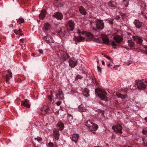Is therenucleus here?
Segmentation results:
<instances>
[{
	"label": "nucleus",
	"mask_w": 147,
	"mask_h": 147,
	"mask_svg": "<svg viewBox=\"0 0 147 147\" xmlns=\"http://www.w3.org/2000/svg\"><path fill=\"white\" fill-rule=\"evenodd\" d=\"M95 92L96 95H98L101 100H107L106 96L107 94L105 91L100 90L99 88H97L95 89Z\"/></svg>",
	"instance_id": "1"
},
{
	"label": "nucleus",
	"mask_w": 147,
	"mask_h": 147,
	"mask_svg": "<svg viewBox=\"0 0 147 147\" xmlns=\"http://www.w3.org/2000/svg\"><path fill=\"white\" fill-rule=\"evenodd\" d=\"M94 23L97 28L93 27L92 29L96 31L97 30V29L102 30L104 27V24L102 20L97 19L95 21Z\"/></svg>",
	"instance_id": "2"
},
{
	"label": "nucleus",
	"mask_w": 147,
	"mask_h": 147,
	"mask_svg": "<svg viewBox=\"0 0 147 147\" xmlns=\"http://www.w3.org/2000/svg\"><path fill=\"white\" fill-rule=\"evenodd\" d=\"M66 26L68 30L72 31L74 30L75 23L72 20H70L67 22Z\"/></svg>",
	"instance_id": "3"
},
{
	"label": "nucleus",
	"mask_w": 147,
	"mask_h": 147,
	"mask_svg": "<svg viewBox=\"0 0 147 147\" xmlns=\"http://www.w3.org/2000/svg\"><path fill=\"white\" fill-rule=\"evenodd\" d=\"M112 128L115 132L119 133L121 134L122 133V127L120 124L112 126Z\"/></svg>",
	"instance_id": "4"
},
{
	"label": "nucleus",
	"mask_w": 147,
	"mask_h": 147,
	"mask_svg": "<svg viewBox=\"0 0 147 147\" xmlns=\"http://www.w3.org/2000/svg\"><path fill=\"white\" fill-rule=\"evenodd\" d=\"M136 84L139 89L144 90L146 88V85L141 81H139L137 82Z\"/></svg>",
	"instance_id": "5"
},
{
	"label": "nucleus",
	"mask_w": 147,
	"mask_h": 147,
	"mask_svg": "<svg viewBox=\"0 0 147 147\" xmlns=\"http://www.w3.org/2000/svg\"><path fill=\"white\" fill-rule=\"evenodd\" d=\"M52 16L53 17L56 18L58 20H61L63 18L62 14L59 12L55 13Z\"/></svg>",
	"instance_id": "6"
},
{
	"label": "nucleus",
	"mask_w": 147,
	"mask_h": 147,
	"mask_svg": "<svg viewBox=\"0 0 147 147\" xmlns=\"http://www.w3.org/2000/svg\"><path fill=\"white\" fill-rule=\"evenodd\" d=\"M136 27L140 29L143 26V23L139 20H135L134 22Z\"/></svg>",
	"instance_id": "7"
},
{
	"label": "nucleus",
	"mask_w": 147,
	"mask_h": 147,
	"mask_svg": "<svg viewBox=\"0 0 147 147\" xmlns=\"http://www.w3.org/2000/svg\"><path fill=\"white\" fill-rule=\"evenodd\" d=\"M113 39L117 43H119L123 40L122 37L119 35H116L113 37Z\"/></svg>",
	"instance_id": "8"
},
{
	"label": "nucleus",
	"mask_w": 147,
	"mask_h": 147,
	"mask_svg": "<svg viewBox=\"0 0 147 147\" xmlns=\"http://www.w3.org/2000/svg\"><path fill=\"white\" fill-rule=\"evenodd\" d=\"M29 100L27 99H24L23 101H21V105L25 107L30 108V105L29 104Z\"/></svg>",
	"instance_id": "9"
},
{
	"label": "nucleus",
	"mask_w": 147,
	"mask_h": 147,
	"mask_svg": "<svg viewBox=\"0 0 147 147\" xmlns=\"http://www.w3.org/2000/svg\"><path fill=\"white\" fill-rule=\"evenodd\" d=\"M133 40L136 42L137 43L139 44L141 43L143 40L142 39L138 36H133Z\"/></svg>",
	"instance_id": "10"
},
{
	"label": "nucleus",
	"mask_w": 147,
	"mask_h": 147,
	"mask_svg": "<svg viewBox=\"0 0 147 147\" xmlns=\"http://www.w3.org/2000/svg\"><path fill=\"white\" fill-rule=\"evenodd\" d=\"M54 135L55 139L58 140L59 138V130L57 129H54L53 130Z\"/></svg>",
	"instance_id": "11"
},
{
	"label": "nucleus",
	"mask_w": 147,
	"mask_h": 147,
	"mask_svg": "<svg viewBox=\"0 0 147 147\" xmlns=\"http://www.w3.org/2000/svg\"><path fill=\"white\" fill-rule=\"evenodd\" d=\"M92 125H91L90 127L89 128V129L90 130L95 131L97 129L98 127V126L97 125L92 123Z\"/></svg>",
	"instance_id": "12"
},
{
	"label": "nucleus",
	"mask_w": 147,
	"mask_h": 147,
	"mask_svg": "<svg viewBox=\"0 0 147 147\" xmlns=\"http://www.w3.org/2000/svg\"><path fill=\"white\" fill-rule=\"evenodd\" d=\"M57 98L62 100L64 98L63 92L62 91H59L58 93L56 95Z\"/></svg>",
	"instance_id": "13"
},
{
	"label": "nucleus",
	"mask_w": 147,
	"mask_h": 147,
	"mask_svg": "<svg viewBox=\"0 0 147 147\" xmlns=\"http://www.w3.org/2000/svg\"><path fill=\"white\" fill-rule=\"evenodd\" d=\"M102 40L103 43H105L107 45H108L109 44V39L107 36L105 35L103 36L102 37Z\"/></svg>",
	"instance_id": "14"
},
{
	"label": "nucleus",
	"mask_w": 147,
	"mask_h": 147,
	"mask_svg": "<svg viewBox=\"0 0 147 147\" xmlns=\"http://www.w3.org/2000/svg\"><path fill=\"white\" fill-rule=\"evenodd\" d=\"M79 137V136L78 134H74L72 136L71 140L75 143H76L78 141Z\"/></svg>",
	"instance_id": "15"
},
{
	"label": "nucleus",
	"mask_w": 147,
	"mask_h": 147,
	"mask_svg": "<svg viewBox=\"0 0 147 147\" xmlns=\"http://www.w3.org/2000/svg\"><path fill=\"white\" fill-rule=\"evenodd\" d=\"M79 11L80 13L82 15H85L87 14L85 9L82 6H80L79 8Z\"/></svg>",
	"instance_id": "16"
},
{
	"label": "nucleus",
	"mask_w": 147,
	"mask_h": 147,
	"mask_svg": "<svg viewBox=\"0 0 147 147\" xmlns=\"http://www.w3.org/2000/svg\"><path fill=\"white\" fill-rule=\"evenodd\" d=\"M46 13V11L45 10H42L39 15V18L41 19H43L45 17Z\"/></svg>",
	"instance_id": "17"
},
{
	"label": "nucleus",
	"mask_w": 147,
	"mask_h": 147,
	"mask_svg": "<svg viewBox=\"0 0 147 147\" xmlns=\"http://www.w3.org/2000/svg\"><path fill=\"white\" fill-rule=\"evenodd\" d=\"M66 33L65 30H60L58 32V33L61 37H64L65 36Z\"/></svg>",
	"instance_id": "18"
},
{
	"label": "nucleus",
	"mask_w": 147,
	"mask_h": 147,
	"mask_svg": "<svg viewBox=\"0 0 147 147\" xmlns=\"http://www.w3.org/2000/svg\"><path fill=\"white\" fill-rule=\"evenodd\" d=\"M69 65L71 67H74L76 65V63L73 60L70 59L69 61Z\"/></svg>",
	"instance_id": "19"
},
{
	"label": "nucleus",
	"mask_w": 147,
	"mask_h": 147,
	"mask_svg": "<svg viewBox=\"0 0 147 147\" xmlns=\"http://www.w3.org/2000/svg\"><path fill=\"white\" fill-rule=\"evenodd\" d=\"M83 93L84 94V96L86 97L89 96V91L86 88H85L84 89Z\"/></svg>",
	"instance_id": "20"
},
{
	"label": "nucleus",
	"mask_w": 147,
	"mask_h": 147,
	"mask_svg": "<svg viewBox=\"0 0 147 147\" xmlns=\"http://www.w3.org/2000/svg\"><path fill=\"white\" fill-rule=\"evenodd\" d=\"M57 127L60 130H62L63 129L64 126V124L61 122H59L57 124Z\"/></svg>",
	"instance_id": "21"
},
{
	"label": "nucleus",
	"mask_w": 147,
	"mask_h": 147,
	"mask_svg": "<svg viewBox=\"0 0 147 147\" xmlns=\"http://www.w3.org/2000/svg\"><path fill=\"white\" fill-rule=\"evenodd\" d=\"M117 96L119 98H121L122 99L125 98L126 96L120 93L117 92L116 93Z\"/></svg>",
	"instance_id": "22"
},
{
	"label": "nucleus",
	"mask_w": 147,
	"mask_h": 147,
	"mask_svg": "<svg viewBox=\"0 0 147 147\" xmlns=\"http://www.w3.org/2000/svg\"><path fill=\"white\" fill-rule=\"evenodd\" d=\"M78 111L80 112H86L87 110L85 108L80 105L78 107Z\"/></svg>",
	"instance_id": "23"
},
{
	"label": "nucleus",
	"mask_w": 147,
	"mask_h": 147,
	"mask_svg": "<svg viewBox=\"0 0 147 147\" xmlns=\"http://www.w3.org/2000/svg\"><path fill=\"white\" fill-rule=\"evenodd\" d=\"M84 39V37L82 36H79L78 37H76L75 38V40L78 42H81V41Z\"/></svg>",
	"instance_id": "24"
},
{
	"label": "nucleus",
	"mask_w": 147,
	"mask_h": 147,
	"mask_svg": "<svg viewBox=\"0 0 147 147\" xmlns=\"http://www.w3.org/2000/svg\"><path fill=\"white\" fill-rule=\"evenodd\" d=\"M115 2L113 1H109L108 3V5L112 7H115Z\"/></svg>",
	"instance_id": "25"
},
{
	"label": "nucleus",
	"mask_w": 147,
	"mask_h": 147,
	"mask_svg": "<svg viewBox=\"0 0 147 147\" xmlns=\"http://www.w3.org/2000/svg\"><path fill=\"white\" fill-rule=\"evenodd\" d=\"M128 43L129 47L131 48H133L134 47V43L132 40H128Z\"/></svg>",
	"instance_id": "26"
},
{
	"label": "nucleus",
	"mask_w": 147,
	"mask_h": 147,
	"mask_svg": "<svg viewBox=\"0 0 147 147\" xmlns=\"http://www.w3.org/2000/svg\"><path fill=\"white\" fill-rule=\"evenodd\" d=\"M50 28V25L48 23H46L45 26L44 30L45 31L48 30Z\"/></svg>",
	"instance_id": "27"
},
{
	"label": "nucleus",
	"mask_w": 147,
	"mask_h": 147,
	"mask_svg": "<svg viewBox=\"0 0 147 147\" xmlns=\"http://www.w3.org/2000/svg\"><path fill=\"white\" fill-rule=\"evenodd\" d=\"M34 139L36 140L39 143L41 144L42 142V139L41 137H37L36 138H35Z\"/></svg>",
	"instance_id": "28"
},
{
	"label": "nucleus",
	"mask_w": 147,
	"mask_h": 147,
	"mask_svg": "<svg viewBox=\"0 0 147 147\" xmlns=\"http://www.w3.org/2000/svg\"><path fill=\"white\" fill-rule=\"evenodd\" d=\"M92 122H91L88 121L85 123V125L88 127L89 129L91 125H92Z\"/></svg>",
	"instance_id": "29"
},
{
	"label": "nucleus",
	"mask_w": 147,
	"mask_h": 147,
	"mask_svg": "<svg viewBox=\"0 0 147 147\" xmlns=\"http://www.w3.org/2000/svg\"><path fill=\"white\" fill-rule=\"evenodd\" d=\"M16 20H17V22L20 24V22L21 23H23L24 22V19L23 18L19 19Z\"/></svg>",
	"instance_id": "30"
},
{
	"label": "nucleus",
	"mask_w": 147,
	"mask_h": 147,
	"mask_svg": "<svg viewBox=\"0 0 147 147\" xmlns=\"http://www.w3.org/2000/svg\"><path fill=\"white\" fill-rule=\"evenodd\" d=\"M142 133L147 136V127L143 129Z\"/></svg>",
	"instance_id": "31"
},
{
	"label": "nucleus",
	"mask_w": 147,
	"mask_h": 147,
	"mask_svg": "<svg viewBox=\"0 0 147 147\" xmlns=\"http://www.w3.org/2000/svg\"><path fill=\"white\" fill-rule=\"evenodd\" d=\"M44 39L46 41V42L47 43H50L49 39L48 37H45L44 38Z\"/></svg>",
	"instance_id": "32"
},
{
	"label": "nucleus",
	"mask_w": 147,
	"mask_h": 147,
	"mask_svg": "<svg viewBox=\"0 0 147 147\" xmlns=\"http://www.w3.org/2000/svg\"><path fill=\"white\" fill-rule=\"evenodd\" d=\"M83 78V77L80 75H77L76 76V80H77L78 79H81Z\"/></svg>",
	"instance_id": "33"
},
{
	"label": "nucleus",
	"mask_w": 147,
	"mask_h": 147,
	"mask_svg": "<svg viewBox=\"0 0 147 147\" xmlns=\"http://www.w3.org/2000/svg\"><path fill=\"white\" fill-rule=\"evenodd\" d=\"M48 145L49 147H55V146L54 145L53 143L51 142H50Z\"/></svg>",
	"instance_id": "34"
},
{
	"label": "nucleus",
	"mask_w": 147,
	"mask_h": 147,
	"mask_svg": "<svg viewBox=\"0 0 147 147\" xmlns=\"http://www.w3.org/2000/svg\"><path fill=\"white\" fill-rule=\"evenodd\" d=\"M10 78H9L8 75H6V79L7 82H9L10 80Z\"/></svg>",
	"instance_id": "35"
},
{
	"label": "nucleus",
	"mask_w": 147,
	"mask_h": 147,
	"mask_svg": "<svg viewBox=\"0 0 147 147\" xmlns=\"http://www.w3.org/2000/svg\"><path fill=\"white\" fill-rule=\"evenodd\" d=\"M7 73L9 74V75H10V77L11 78L12 76V74L11 71L9 69L7 70Z\"/></svg>",
	"instance_id": "36"
},
{
	"label": "nucleus",
	"mask_w": 147,
	"mask_h": 147,
	"mask_svg": "<svg viewBox=\"0 0 147 147\" xmlns=\"http://www.w3.org/2000/svg\"><path fill=\"white\" fill-rule=\"evenodd\" d=\"M49 110V107H47L45 109L42 111V112H44L45 113H47L48 112V111Z\"/></svg>",
	"instance_id": "37"
},
{
	"label": "nucleus",
	"mask_w": 147,
	"mask_h": 147,
	"mask_svg": "<svg viewBox=\"0 0 147 147\" xmlns=\"http://www.w3.org/2000/svg\"><path fill=\"white\" fill-rule=\"evenodd\" d=\"M68 119L69 120H70V121H71L73 119V117L71 115L69 114Z\"/></svg>",
	"instance_id": "38"
},
{
	"label": "nucleus",
	"mask_w": 147,
	"mask_h": 147,
	"mask_svg": "<svg viewBox=\"0 0 147 147\" xmlns=\"http://www.w3.org/2000/svg\"><path fill=\"white\" fill-rule=\"evenodd\" d=\"M51 95H49L48 96V97L50 101H52V97L53 96V94H52L51 92Z\"/></svg>",
	"instance_id": "39"
},
{
	"label": "nucleus",
	"mask_w": 147,
	"mask_h": 147,
	"mask_svg": "<svg viewBox=\"0 0 147 147\" xmlns=\"http://www.w3.org/2000/svg\"><path fill=\"white\" fill-rule=\"evenodd\" d=\"M111 45L112 46H117V44L116 43L115 41H113L111 43Z\"/></svg>",
	"instance_id": "40"
},
{
	"label": "nucleus",
	"mask_w": 147,
	"mask_h": 147,
	"mask_svg": "<svg viewBox=\"0 0 147 147\" xmlns=\"http://www.w3.org/2000/svg\"><path fill=\"white\" fill-rule=\"evenodd\" d=\"M97 69L99 72L100 73H101V68L100 67H99L98 66H97Z\"/></svg>",
	"instance_id": "41"
},
{
	"label": "nucleus",
	"mask_w": 147,
	"mask_h": 147,
	"mask_svg": "<svg viewBox=\"0 0 147 147\" xmlns=\"http://www.w3.org/2000/svg\"><path fill=\"white\" fill-rule=\"evenodd\" d=\"M123 1H125V2H126L127 3V5H125V7H127L128 6V4H129V2H128V1L127 0H123Z\"/></svg>",
	"instance_id": "42"
},
{
	"label": "nucleus",
	"mask_w": 147,
	"mask_h": 147,
	"mask_svg": "<svg viewBox=\"0 0 147 147\" xmlns=\"http://www.w3.org/2000/svg\"><path fill=\"white\" fill-rule=\"evenodd\" d=\"M104 57H106V58H107V59H111L110 57L108 56L105 55H104Z\"/></svg>",
	"instance_id": "43"
},
{
	"label": "nucleus",
	"mask_w": 147,
	"mask_h": 147,
	"mask_svg": "<svg viewBox=\"0 0 147 147\" xmlns=\"http://www.w3.org/2000/svg\"><path fill=\"white\" fill-rule=\"evenodd\" d=\"M38 51L41 54H43V51L41 49L39 50H38Z\"/></svg>",
	"instance_id": "44"
},
{
	"label": "nucleus",
	"mask_w": 147,
	"mask_h": 147,
	"mask_svg": "<svg viewBox=\"0 0 147 147\" xmlns=\"http://www.w3.org/2000/svg\"><path fill=\"white\" fill-rule=\"evenodd\" d=\"M14 32L16 34H18V31L17 30H13Z\"/></svg>",
	"instance_id": "45"
},
{
	"label": "nucleus",
	"mask_w": 147,
	"mask_h": 147,
	"mask_svg": "<svg viewBox=\"0 0 147 147\" xmlns=\"http://www.w3.org/2000/svg\"><path fill=\"white\" fill-rule=\"evenodd\" d=\"M61 101H58L57 102L56 104L57 105L59 106L61 104Z\"/></svg>",
	"instance_id": "46"
},
{
	"label": "nucleus",
	"mask_w": 147,
	"mask_h": 147,
	"mask_svg": "<svg viewBox=\"0 0 147 147\" xmlns=\"http://www.w3.org/2000/svg\"><path fill=\"white\" fill-rule=\"evenodd\" d=\"M65 59H66V58L69 57L68 55L67 54H65Z\"/></svg>",
	"instance_id": "47"
},
{
	"label": "nucleus",
	"mask_w": 147,
	"mask_h": 147,
	"mask_svg": "<svg viewBox=\"0 0 147 147\" xmlns=\"http://www.w3.org/2000/svg\"><path fill=\"white\" fill-rule=\"evenodd\" d=\"M116 19L117 20H119L120 19V17L119 16H117L115 17Z\"/></svg>",
	"instance_id": "48"
},
{
	"label": "nucleus",
	"mask_w": 147,
	"mask_h": 147,
	"mask_svg": "<svg viewBox=\"0 0 147 147\" xmlns=\"http://www.w3.org/2000/svg\"><path fill=\"white\" fill-rule=\"evenodd\" d=\"M18 31V34H20V33L22 32V30L21 29L19 28V30Z\"/></svg>",
	"instance_id": "49"
},
{
	"label": "nucleus",
	"mask_w": 147,
	"mask_h": 147,
	"mask_svg": "<svg viewBox=\"0 0 147 147\" xmlns=\"http://www.w3.org/2000/svg\"><path fill=\"white\" fill-rule=\"evenodd\" d=\"M19 35H20L21 36L24 35V34L22 33H20V34H18Z\"/></svg>",
	"instance_id": "50"
},
{
	"label": "nucleus",
	"mask_w": 147,
	"mask_h": 147,
	"mask_svg": "<svg viewBox=\"0 0 147 147\" xmlns=\"http://www.w3.org/2000/svg\"><path fill=\"white\" fill-rule=\"evenodd\" d=\"M101 62H102V64L103 65H104L105 64V62L104 61L102 60V61Z\"/></svg>",
	"instance_id": "51"
},
{
	"label": "nucleus",
	"mask_w": 147,
	"mask_h": 147,
	"mask_svg": "<svg viewBox=\"0 0 147 147\" xmlns=\"http://www.w3.org/2000/svg\"><path fill=\"white\" fill-rule=\"evenodd\" d=\"M55 115H58L59 114V111H57L55 113Z\"/></svg>",
	"instance_id": "52"
},
{
	"label": "nucleus",
	"mask_w": 147,
	"mask_h": 147,
	"mask_svg": "<svg viewBox=\"0 0 147 147\" xmlns=\"http://www.w3.org/2000/svg\"><path fill=\"white\" fill-rule=\"evenodd\" d=\"M145 140V138H142V140H143V144H145V142H144V140Z\"/></svg>",
	"instance_id": "53"
},
{
	"label": "nucleus",
	"mask_w": 147,
	"mask_h": 147,
	"mask_svg": "<svg viewBox=\"0 0 147 147\" xmlns=\"http://www.w3.org/2000/svg\"><path fill=\"white\" fill-rule=\"evenodd\" d=\"M107 66L108 67L111 68V65L109 64L107 65Z\"/></svg>",
	"instance_id": "54"
},
{
	"label": "nucleus",
	"mask_w": 147,
	"mask_h": 147,
	"mask_svg": "<svg viewBox=\"0 0 147 147\" xmlns=\"http://www.w3.org/2000/svg\"><path fill=\"white\" fill-rule=\"evenodd\" d=\"M144 120L146 121L147 123V117H145L144 118Z\"/></svg>",
	"instance_id": "55"
},
{
	"label": "nucleus",
	"mask_w": 147,
	"mask_h": 147,
	"mask_svg": "<svg viewBox=\"0 0 147 147\" xmlns=\"http://www.w3.org/2000/svg\"><path fill=\"white\" fill-rule=\"evenodd\" d=\"M78 32L79 34H80V31L79 30H78Z\"/></svg>",
	"instance_id": "56"
},
{
	"label": "nucleus",
	"mask_w": 147,
	"mask_h": 147,
	"mask_svg": "<svg viewBox=\"0 0 147 147\" xmlns=\"http://www.w3.org/2000/svg\"><path fill=\"white\" fill-rule=\"evenodd\" d=\"M145 48L146 50V53L147 54V46L145 47Z\"/></svg>",
	"instance_id": "57"
},
{
	"label": "nucleus",
	"mask_w": 147,
	"mask_h": 147,
	"mask_svg": "<svg viewBox=\"0 0 147 147\" xmlns=\"http://www.w3.org/2000/svg\"><path fill=\"white\" fill-rule=\"evenodd\" d=\"M115 67H116L115 66H113V68H115V69H117L115 68Z\"/></svg>",
	"instance_id": "58"
},
{
	"label": "nucleus",
	"mask_w": 147,
	"mask_h": 147,
	"mask_svg": "<svg viewBox=\"0 0 147 147\" xmlns=\"http://www.w3.org/2000/svg\"><path fill=\"white\" fill-rule=\"evenodd\" d=\"M110 22L111 24H112L113 23V22L112 21H111Z\"/></svg>",
	"instance_id": "59"
},
{
	"label": "nucleus",
	"mask_w": 147,
	"mask_h": 147,
	"mask_svg": "<svg viewBox=\"0 0 147 147\" xmlns=\"http://www.w3.org/2000/svg\"><path fill=\"white\" fill-rule=\"evenodd\" d=\"M81 33L82 34H83L84 33V32H82Z\"/></svg>",
	"instance_id": "60"
},
{
	"label": "nucleus",
	"mask_w": 147,
	"mask_h": 147,
	"mask_svg": "<svg viewBox=\"0 0 147 147\" xmlns=\"http://www.w3.org/2000/svg\"><path fill=\"white\" fill-rule=\"evenodd\" d=\"M22 39H21L20 40V41H22V42H23L22 41Z\"/></svg>",
	"instance_id": "61"
},
{
	"label": "nucleus",
	"mask_w": 147,
	"mask_h": 147,
	"mask_svg": "<svg viewBox=\"0 0 147 147\" xmlns=\"http://www.w3.org/2000/svg\"><path fill=\"white\" fill-rule=\"evenodd\" d=\"M94 147H100L98 146H95Z\"/></svg>",
	"instance_id": "62"
},
{
	"label": "nucleus",
	"mask_w": 147,
	"mask_h": 147,
	"mask_svg": "<svg viewBox=\"0 0 147 147\" xmlns=\"http://www.w3.org/2000/svg\"><path fill=\"white\" fill-rule=\"evenodd\" d=\"M97 62L98 63H99V61H97Z\"/></svg>",
	"instance_id": "63"
},
{
	"label": "nucleus",
	"mask_w": 147,
	"mask_h": 147,
	"mask_svg": "<svg viewBox=\"0 0 147 147\" xmlns=\"http://www.w3.org/2000/svg\"><path fill=\"white\" fill-rule=\"evenodd\" d=\"M146 146H147V143L146 144Z\"/></svg>",
	"instance_id": "64"
}]
</instances>
